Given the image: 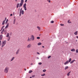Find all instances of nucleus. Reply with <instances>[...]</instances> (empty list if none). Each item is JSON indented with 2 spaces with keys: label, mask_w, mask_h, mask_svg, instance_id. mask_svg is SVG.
Masks as SVG:
<instances>
[{
  "label": "nucleus",
  "mask_w": 78,
  "mask_h": 78,
  "mask_svg": "<svg viewBox=\"0 0 78 78\" xmlns=\"http://www.w3.org/2000/svg\"><path fill=\"white\" fill-rule=\"evenodd\" d=\"M22 13L23 15V14H24V11H23V10H22Z\"/></svg>",
  "instance_id": "nucleus-29"
},
{
  "label": "nucleus",
  "mask_w": 78,
  "mask_h": 78,
  "mask_svg": "<svg viewBox=\"0 0 78 78\" xmlns=\"http://www.w3.org/2000/svg\"><path fill=\"white\" fill-rule=\"evenodd\" d=\"M3 37V35H1L0 36V40H2V38Z\"/></svg>",
  "instance_id": "nucleus-12"
},
{
  "label": "nucleus",
  "mask_w": 78,
  "mask_h": 78,
  "mask_svg": "<svg viewBox=\"0 0 78 78\" xmlns=\"http://www.w3.org/2000/svg\"><path fill=\"white\" fill-rule=\"evenodd\" d=\"M1 42H2V41H1V40H0V44H1Z\"/></svg>",
  "instance_id": "nucleus-49"
},
{
  "label": "nucleus",
  "mask_w": 78,
  "mask_h": 78,
  "mask_svg": "<svg viewBox=\"0 0 78 78\" xmlns=\"http://www.w3.org/2000/svg\"><path fill=\"white\" fill-rule=\"evenodd\" d=\"M45 73H43V74H41V76H45Z\"/></svg>",
  "instance_id": "nucleus-21"
},
{
  "label": "nucleus",
  "mask_w": 78,
  "mask_h": 78,
  "mask_svg": "<svg viewBox=\"0 0 78 78\" xmlns=\"http://www.w3.org/2000/svg\"><path fill=\"white\" fill-rule=\"evenodd\" d=\"M71 61H72V58H70L69 60V61H68L69 62H71Z\"/></svg>",
  "instance_id": "nucleus-19"
},
{
  "label": "nucleus",
  "mask_w": 78,
  "mask_h": 78,
  "mask_svg": "<svg viewBox=\"0 0 78 78\" xmlns=\"http://www.w3.org/2000/svg\"><path fill=\"white\" fill-rule=\"evenodd\" d=\"M8 19H7V20H6V22H5V24H7V23H8Z\"/></svg>",
  "instance_id": "nucleus-32"
},
{
  "label": "nucleus",
  "mask_w": 78,
  "mask_h": 78,
  "mask_svg": "<svg viewBox=\"0 0 78 78\" xmlns=\"http://www.w3.org/2000/svg\"><path fill=\"white\" fill-rule=\"evenodd\" d=\"M5 21H3L2 22V25H4L5 24Z\"/></svg>",
  "instance_id": "nucleus-26"
},
{
  "label": "nucleus",
  "mask_w": 78,
  "mask_h": 78,
  "mask_svg": "<svg viewBox=\"0 0 78 78\" xmlns=\"http://www.w3.org/2000/svg\"><path fill=\"white\" fill-rule=\"evenodd\" d=\"M37 28L39 30H41V27L38 26L37 27Z\"/></svg>",
  "instance_id": "nucleus-22"
},
{
  "label": "nucleus",
  "mask_w": 78,
  "mask_h": 78,
  "mask_svg": "<svg viewBox=\"0 0 78 78\" xmlns=\"http://www.w3.org/2000/svg\"><path fill=\"white\" fill-rule=\"evenodd\" d=\"M47 2H48L49 3H50L51 1H50V0H47Z\"/></svg>",
  "instance_id": "nucleus-34"
},
{
  "label": "nucleus",
  "mask_w": 78,
  "mask_h": 78,
  "mask_svg": "<svg viewBox=\"0 0 78 78\" xmlns=\"http://www.w3.org/2000/svg\"><path fill=\"white\" fill-rule=\"evenodd\" d=\"M10 16H12V14H11L10 15Z\"/></svg>",
  "instance_id": "nucleus-48"
},
{
  "label": "nucleus",
  "mask_w": 78,
  "mask_h": 78,
  "mask_svg": "<svg viewBox=\"0 0 78 78\" xmlns=\"http://www.w3.org/2000/svg\"><path fill=\"white\" fill-rule=\"evenodd\" d=\"M15 22H16V19H15L13 21V24H15Z\"/></svg>",
  "instance_id": "nucleus-28"
},
{
  "label": "nucleus",
  "mask_w": 78,
  "mask_h": 78,
  "mask_svg": "<svg viewBox=\"0 0 78 78\" xmlns=\"http://www.w3.org/2000/svg\"><path fill=\"white\" fill-rule=\"evenodd\" d=\"M6 18H5V20H4V21H6Z\"/></svg>",
  "instance_id": "nucleus-44"
},
{
  "label": "nucleus",
  "mask_w": 78,
  "mask_h": 78,
  "mask_svg": "<svg viewBox=\"0 0 78 78\" xmlns=\"http://www.w3.org/2000/svg\"><path fill=\"white\" fill-rule=\"evenodd\" d=\"M30 78H32V77H30Z\"/></svg>",
  "instance_id": "nucleus-58"
},
{
  "label": "nucleus",
  "mask_w": 78,
  "mask_h": 78,
  "mask_svg": "<svg viewBox=\"0 0 78 78\" xmlns=\"http://www.w3.org/2000/svg\"><path fill=\"white\" fill-rule=\"evenodd\" d=\"M32 72H33V71L32 70H30L29 72V73H32Z\"/></svg>",
  "instance_id": "nucleus-27"
},
{
  "label": "nucleus",
  "mask_w": 78,
  "mask_h": 78,
  "mask_svg": "<svg viewBox=\"0 0 78 78\" xmlns=\"http://www.w3.org/2000/svg\"><path fill=\"white\" fill-rule=\"evenodd\" d=\"M37 54H38V55H39L40 53L39 52H37Z\"/></svg>",
  "instance_id": "nucleus-51"
},
{
  "label": "nucleus",
  "mask_w": 78,
  "mask_h": 78,
  "mask_svg": "<svg viewBox=\"0 0 78 78\" xmlns=\"http://www.w3.org/2000/svg\"><path fill=\"white\" fill-rule=\"evenodd\" d=\"M26 6H27V4H26V3H25V4L23 5V7L24 8L25 11H26L27 10V7H26Z\"/></svg>",
  "instance_id": "nucleus-3"
},
{
  "label": "nucleus",
  "mask_w": 78,
  "mask_h": 78,
  "mask_svg": "<svg viewBox=\"0 0 78 78\" xmlns=\"http://www.w3.org/2000/svg\"><path fill=\"white\" fill-rule=\"evenodd\" d=\"M19 10H20V9H19Z\"/></svg>",
  "instance_id": "nucleus-59"
},
{
  "label": "nucleus",
  "mask_w": 78,
  "mask_h": 78,
  "mask_svg": "<svg viewBox=\"0 0 78 78\" xmlns=\"http://www.w3.org/2000/svg\"><path fill=\"white\" fill-rule=\"evenodd\" d=\"M51 23H54V21H51Z\"/></svg>",
  "instance_id": "nucleus-38"
},
{
  "label": "nucleus",
  "mask_w": 78,
  "mask_h": 78,
  "mask_svg": "<svg viewBox=\"0 0 78 78\" xmlns=\"http://www.w3.org/2000/svg\"><path fill=\"white\" fill-rule=\"evenodd\" d=\"M43 72H46V69H44L43 70Z\"/></svg>",
  "instance_id": "nucleus-33"
},
{
  "label": "nucleus",
  "mask_w": 78,
  "mask_h": 78,
  "mask_svg": "<svg viewBox=\"0 0 78 78\" xmlns=\"http://www.w3.org/2000/svg\"><path fill=\"white\" fill-rule=\"evenodd\" d=\"M76 37V38H77V39H78V36H77Z\"/></svg>",
  "instance_id": "nucleus-53"
},
{
  "label": "nucleus",
  "mask_w": 78,
  "mask_h": 78,
  "mask_svg": "<svg viewBox=\"0 0 78 78\" xmlns=\"http://www.w3.org/2000/svg\"><path fill=\"white\" fill-rule=\"evenodd\" d=\"M24 1V0H21V2L23 3Z\"/></svg>",
  "instance_id": "nucleus-36"
},
{
  "label": "nucleus",
  "mask_w": 78,
  "mask_h": 78,
  "mask_svg": "<svg viewBox=\"0 0 78 78\" xmlns=\"http://www.w3.org/2000/svg\"><path fill=\"white\" fill-rule=\"evenodd\" d=\"M31 41V38H30V37H28V38L27 39V42H30Z\"/></svg>",
  "instance_id": "nucleus-6"
},
{
  "label": "nucleus",
  "mask_w": 78,
  "mask_h": 78,
  "mask_svg": "<svg viewBox=\"0 0 78 78\" xmlns=\"http://www.w3.org/2000/svg\"><path fill=\"white\" fill-rule=\"evenodd\" d=\"M23 2H21L20 3L19 7H21L23 5Z\"/></svg>",
  "instance_id": "nucleus-8"
},
{
  "label": "nucleus",
  "mask_w": 78,
  "mask_h": 78,
  "mask_svg": "<svg viewBox=\"0 0 78 78\" xmlns=\"http://www.w3.org/2000/svg\"><path fill=\"white\" fill-rule=\"evenodd\" d=\"M68 23H71V22H70V20H68Z\"/></svg>",
  "instance_id": "nucleus-39"
},
{
  "label": "nucleus",
  "mask_w": 78,
  "mask_h": 78,
  "mask_svg": "<svg viewBox=\"0 0 78 78\" xmlns=\"http://www.w3.org/2000/svg\"><path fill=\"white\" fill-rule=\"evenodd\" d=\"M2 28H1V30H0V31H2Z\"/></svg>",
  "instance_id": "nucleus-55"
},
{
  "label": "nucleus",
  "mask_w": 78,
  "mask_h": 78,
  "mask_svg": "<svg viewBox=\"0 0 78 78\" xmlns=\"http://www.w3.org/2000/svg\"><path fill=\"white\" fill-rule=\"evenodd\" d=\"M60 25L61 26H64V24H61Z\"/></svg>",
  "instance_id": "nucleus-43"
},
{
  "label": "nucleus",
  "mask_w": 78,
  "mask_h": 78,
  "mask_svg": "<svg viewBox=\"0 0 78 78\" xmlns=\"http://www.w3.org/2000/svg\"><path fill=\"white\" fill-rule=\"evenodd\" d=\"M4 27H5V26H3L2 27V30H3V28H4Z\"/></svg>",
  "instance_id": "nucleus-35"
},
{
  "label": "nucleus",
  "mask_w": 78,
  "mask_h": 78,
  "mask_svg": "<svg viewBox=\"0 0 78 78\" xmlns=\"http://www.w3.org/2000/svg\"><path fill=\"white\" fill-rule=\"evenodd\" d=\"M24 70H25V71H26V70H27V69H24Z\"/></svg>",
  "instance_id": "nucleus-52"
},
{
  "label": "nucleus",
  "mask_w": 78,
  "mask_h": 78,
  "mask_svg": "<svg viewBox=\"0 0 78 78\" xmlns=\"http://www.w3.org/2000/svg\"><path fill=\"white\" fill-rule=\"evenodd\" d=\"M6 37H10V36H9V33H7V35L6 36Z\"/></svg>",
  "instance_id": "nucleus-9"
},
{
  "label": "nucleus",
  "mask_w": 78,
  "mask_h": 78,
  "mask_svg": "<svg viewBox=\"0 0 78 78\" xmlns=\"http://www.w3.org/2000/svg\"><path fill=\"white\" fill-rule=\"evenodd\" d=\"M31 44H28L27 46V48H31Z\"/></svg>",
  "instance_id": "nucleus-5"
},
{
  "label": "nucleus",
  "mask_w": 78,
  "mask_h": 78,
  "mask_svg": "<svg viewBox=\"0 0 78 78\" xmlns=\"http://www.w3.org/2000/svg\"><path fill=\"white\" fill-rule=\"evenodd\" d=\"M10 38H11V37H8L7 40L8 41H9V40H10Z\"/></svg>",
  "instance_id": "nucleus-25"
},
{
  "label": "nucleus",
  "mask_w": 78,
  "mask_h": 78,
  "mask_svg": "<svg viewBox=\"0 0 78 78\" xmlns=\"http://www.w3.org/2000/svg\"><path fill=\"white\" fill-rule=\"evenodd\" d=\"M31 37L30 39H31L32 41H34V35H31Z\"/></svg>",
  "instance_id": "nucleus-4"
},
{
  "label": "nucleus",
  "mask_w": 78,
  "mask_h": 78,
  "mask_svg": "<svg viewBox=\"0 0 78 78\" xmlns=\"http://www.w3.org/2000/svg\"><path fill=\"white\" fill-rule=\"evenodd\" d=\"M9 67L8 66H6L5 67L4 70V72L5 73H8V71H9Z\"/></svg>",
  "instance_id": "nucleus-1"
},
{
  "label": "nucleus",
  "mask_w": 78,
  "mask_h": 78,
  "mask_svg": "<svg viewBox=\"0 0 78 78\" xmlns=\"http://www.w3.org/2000/svg\"><path fill=\"white\" fill-rule=\"evenodd\" d=\"M41 44H42V43H38L37 45H41Z\"/></svg>",
  "instance_id": "nucleus-31"
},
{
  "label": "nucleus",
  "mask_w": 78,
  "mask_h": 78,
  "mask_svg": "<svg viewBox=\"0 0 78 78\" xmlns=\"http://www.w3.org/2000/svg\"><path fill=\"white\" fill-rule=\"evenodd\" d=\"M9 27V23H7L6 26L5 27V29H6V28H8Z\"/></svg>",
  "instance_id": "nucleus-7"
},
{
  "label": "nucleus",
  "mask_w": 78,
  "mask_h": 78,
  "mask_svg": "<svg viewBox=\"0 0 78 78\" xmlns=\"http://www.w3.org/2000/svg\"><path fill=\"white\" fill-rule=\"evenodd\" d=\"M19 3H18L17 5L16 8H19Z\"/></svg>",
  "instance_id": "nucleus-24"
},
{
  "label": "nucleus",
  "mask_w": 78,
  "mask_h": 78,
  "mask_svg": "<svg viewBox=\"0 0 78 78\" xmlns=\"http://www.w3.org/2000/svg\"><path fill=\"white\" fill-rule=\"evenodd\" d=\"M27 0H25V3H26V2H27Z\"/></svg>",
  "instance_id": "nucleus-46"
},
{
  "label": "nucleus",
  "mask_w": 78,
  "mask_h": 78,
  "mask_svg": "<svg viewBox=\"0 0 78 78\" xmlns=\"http://www.w3.org/2000/svg\"><path fill=\"white\" fill-rule=\"evenodd\" d=\"M75 61V60H72L71 61V62H70V64H72L73 63V62H74Z\"/></svg>",
  "instance_id": "nucleus-10"
},
{
  "label": "nucleus",
  "mask_w": 78,
  "mask_h": 78,
  "mask_svg": "<svg viewBox=\"0 0 78 78\" xmlns=\"http://www.w3.org/2000/svg\"><path fill=\"white\" fill-rule=\"evenodd\" d=\"M31 65H33V63L31 64Z\"/></svg>",
  "instance_id": "nucleus-56"
},
{
  "label": "nucleus",
  "mask_w": 78,
  "mask_h": 78,
  "mask_svg": "<svg viewBox=\"0 0 78 78\" xmlns=\"http://www.w3.org/2000/svg\"><path fill=\"white\" fill-rule=\"evenodd\" d=\"M15 58V57H13V58H12L11 59V60L10 61H13V60Z\"/></svg>",
  "instance_id": "nucleus-18"
},
{
  "label": "nucleus",
  "mask_w": 78,
  "mask_h": 78,
  "mask_svg": "<svg viewBox=\"0 0 78 78\" xmlns=\"http://www.w3.org/2000/svg\"><path fill=\"white\" fill-rule=\"evenodd\" d=\"M6 41H2V47L3 48L5 45H6Z\"/></svg>",
  "instance_id": "nucleus-2"
},
{
  "label": "nucleus",
  "mask_w": 78,
  "mask_h": 78,
  "mask_svg": "<svg viewBox=\"0 0 78 78\" xmlns=\"http://www.w3.org/2000/svg\"><path fill=\"white\" fill-rule=\"evenodd\" d=\"M37 59H39V57H37Z\"/></svg>",
  "instance_id": "nucleus-50"
},
{
  "label": "nucleus",
  "mask_w": 78,
  "mask_h": 78,
  "mask_svg": "<svg viewBox=\"0 0 78 78\" xmlns=\"http://www.w3.org/2000/svg\"><path fill=\"white\" fill-rule=\"evenodd\" d=\"M19 51H20V50L19 49H18L17 52H16V55H17V54H19Z\"/></svg>",
  "instance_id": "nucleus-16"
},
{
  "label": "nucleus",
  "mask_w": 78,
  "mask_h": 78,
  "mask_svg": "<svg viewBox=\"0 0 78 78\" xmlns=\"http://www.w3.org/2000/svg\"><path fill=\"white\" fill-rule=\"evenodd\" d=\"M78 34V31H76L74 33V34L75 35H77V34Z\"/></svg>",
  "instance_id": "nucleus-20"
},
{
  "label": "nucleus",
  "mask_w": 78,
  "mask_h": 78,
  "mask_svg": "<svg viewBox=\"0 0 78 78\" xmlns=\"http://www.w3.org/2000/svg\"><path fill=\"white\" fill-rule=\"evenodd\" d=\"M4 31H5V29H3L1 32V34H3V32H4Z\"/></svg>",
  "instance_id": "nucleus-11"
},
{
  "label": "nucleus",
  "mask_w": 78,
  "mask_h": 78,
  "mask_svg": "<svg viewBox=\"0 0 78 78\" xmlns=\"http://www.w3.org/2000/svg\"><path fill=\"white\" fill-rule=\"evenodd\" d=\"M38 64H39V65H41V64H42V63H41V62L39 63H38Z\"/></svg>",
  "instance_id": "nucleus-41"
},
{
  "label": "nucleus",
  "mask_w": 78,
  "mask_h": 78,
  "mask_svg": "<svg viewBox=\"0 0 78 78\" xmlns=\"http://www.w3.org/2000/svg\"><path fill=\"white\" fill-rule=\"evenodd\" d=\"M71 51H75V49H72L70 50Z\"/></svg>",
  "instance_id": "nucleus-14"
},
{
  "label": "nucleus",
  "mask_w": 78,
  "mask_h": 78,
  "mask_svg": "<svg viewBox=\"0 0 78 78\" xmlns=\"http://www.w3.org/2000/svg\"><path fill=\"white\" fill-rule=\"evenodd\" d=\"M17 0H15L16 2H17Z\"/></svg>",
  "instance_id": "nucleus-57"
},
{
  "label": "nucleus",
  "mask_w": 78,
  "mask_h": 78,
  "mask_svg": "<svg viewBox=\"0 0 78 78\" xmlns=\"http://www.w3.org/2000/svg\"><path fill=\"white\" fill-rule=\"evenodd\" d=\"M37 39H40V37H37Z\"/></svg>",
  "instance_id": "nucleus-42"
},
{
  "label": "nucleus",
  "mask_w": 78,
  "mask_h": 78,
  "mask_svg": "<svg viewBox=\"0 0 78 78\" xmlns=\"http://www.w3.org/2000/svg\"><path fill=\"white\" fill-rule=\"evenodd\" d=\"M42 47L43 48H44V46H42Z\"/></svg>",
  "instance_id": "nucleus-54"
},
{
  "label": "nucleus",
  "mask_w": 78,
  "mask_h": 78,
  "mask_svg": "<svg viewBox=\"0 0 78 78\" xmlns=\"http://www.w3.org/2000/svg\"><path fill=\"white\" fill-rule=\"evenodd\" d=\"M69 69V66H66L65 68V70H67V69Z\"/></svg>",
  "instance_id": "nucleus-15"
},
{
  "label": "nucleus",
  "mask_w": 78,
  "mask_h": 78,
  "mask_svg": "<svg viewBox=\"0 0 78 78\" xmlns=\"http://www.w3.org/2000/svg\"><path fill=\"white\" fill-rule=\"evenodd\" d=\"M69 63V61L67 60L66 62H65L64 63V65H66V64Z\"/></svg>",
  "instance_id": "nucleus-13"
},
{
  "label": "nucleus",
  "mask_w": 78,
  "mask_h": 78,
  "mask_svg": "<svg viewBox=\"0 0 78 78\" xmlns=\"http://www.w3.org/2000/svg\"><path fill=\"white\" fill-rule=\"evenodd\" d=\"M34 76H35L34 75L32 76V77L33 78V77H34Z\"/></svg>",
  "instance_id": "nucleus-45"
},
{
  "label": "nucleus",
  "mask_w": 78,
  "mask_h": 78,
  "mask_svg": "<svg viewBox=\"0 0 78 78\" xmlns=\"http://www.w3.org/2000/svg\"><path fill=\"white\" fill-rule=\"evenodd\" d=\"M4 33L5 34H6L7 33V29H5L4 31Z\"/></svg>",
  "instance_id": "nucleus-17"
},
{
  "label": "nucleus",
  "mask_w": 78,
  "mask_h": 78,
  "mask_svg": "<svg viewBox=\"0 0 78 78\" xmlns=\"http://www.w3.org/2000/svg\"><path fill=\"white\" fill-rule=\"evenodd\" d=\"M22 15V11H20V16L21 15Z\"/></svg>",
  "instance_id": "nucleus-30"
},
{
  "label": "nucleus",
  "mask_w": 78,
  "mask_h": 78,
  "mask_svg": "<svg viewBox=\"0 0 78 78\" xmlns=\"http://www.w3.org/2000/svg\"><path fill=\"white\" fill-rule=\"evenodd\" d=\"M51 58V56H49L48 57V59H49V58Z\"/></svg>",
  "instance_id": "nucleus-40"
},
{
  "label": "nucleus",
  "mask_w": 78,
  "mask_h": 78,
  "mask_svg": "<svg viewBox=\"0 0 78 78\" xmlns=\"http://www.w3.org/2000/svg\"><path fill=\"white\" fill-rule=\"evenodd\" d=\"M76 52L77 53H78V49H77L76 50Z\"/></svg>",
  "instance_id": "nucleus-37"
},
{
  "label": "nucleus",
  "mask_w": 78,
  "mask_h": 78,
  "mask_svg": "<svg viewBox=\"0 0 78 78\" xmlns=\"http://www.w3.org/2000/svg\"><path fill=\"white\" fill-rule=\"evenodd\" d=\"M22 8H21V9H20V11H22Z\"/></svg>",
  "instance_id": "nucleus-47"
},
{
  "label": "nucleus",
  "mask_w": 78,
  "mask_h": 78,
  "mask_svg": "<svg viewBox=\"0 0 78 78\" xmlns=\"http://www.w3.org/2000/svg\"><path fill=\"white\" fill-rule=\"evenodd\" d=\"M71 73V71L69 72L67 74V76H69L70 75V73Z\"/></svg>",
  "instance_id": "nucleus-23"
},
{
  "label": "nucleus",
  "mask_w": 78,
  "mask_h": 78,
  "mask_svg": "<svg viewBox=\"0 0 78 78\" xmlns=\"http://www.w3.org/2000/svg\"><path fill=\"white\" fill-rule=\"evenodd\" d=\"M13 14H14V13H13Z\"/></svg>",
  "instance_id": "nucleus-60"
}]
</instances>
